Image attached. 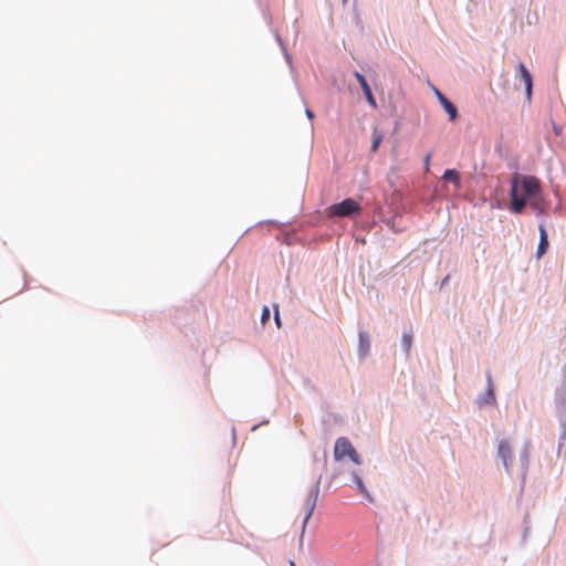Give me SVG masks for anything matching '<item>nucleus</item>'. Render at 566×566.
<instances>
[{
    "label": "nucleus",
    "mask_w": 566,
    "mask_h": 566,
    "mask_svg": "<svg viewBox=\"0 0 566 566\" xmlns=\"http://www.w3.org/2000/svg\"><path fill=\"white\" fill-rule=\"evenodd\" d=\"M270 318V311L266 306L263 307L262 315H261V322L262 324H265Z\"/></svg>",
    "instance_id": "dca6fc26"
},
{
    "label": "nucleus",
    "mask_w": 566,
    "mask_h": 566,
    "mask_svg": "<svg viewBox=\"0 0 566 566\" xmlns=\"http://www.w3.org/2000/svg\"><path fill=\"white\" fill-rule=\"evenodd\" d=\"M370 343H369V336L365 332L359 333V344H358V350L361 356H366L369 353Z\"/></svg>",
    "instance_id": "9d476101"
},
{
    "label": "nucleus",
    "mask_w": 566,
    "mask_h": 566,
    "mask_svg": "<svg viewBox=\"0 0 566 566\" xmlns=\"http://www.w3.org/2000/svg\"><path fill=\"white\" fill-rule=\"evenodd\" d=\"M442 179L454 185L455 190L461 188L460 174L454 169H447L442 176Z\"/></svg>",
    "instance_id": "1a4fd4ad"
},
{
    "label": "nucleus",
    "mask_w": 566,
    "mask_h": 566,
    "mask_svg": "<svg viewBox=\"0 0 566 566\" xmlns=\"http://www.w3.org/2000/svg\"><path fill=\"white\" fill-rule=\"evenodd\" d=\"M345 457H348L356 464L360 463L359 455L350 441L345 437H340L336 440L334 446V458L335 460L340 461Z\"/></svg>",
    "instance_id": "7ed1b4c3"
},
{
    "label": "nucleus",
    "mask_w": 566,
    "mask_h": 566,
    "mask_svg": "<svg viewBox=\"0 0 566 566\" xmlns=\"http://www.w3.org/2000/svg\"><path fill=\"white\" fill-rule=\"evenodd\" d=\"M305 113H306V116H307L310 119H313V118H314V114H313V112H312V111L306 109V112H305Z\"/></svg>",
    "instance_id": "aec40b11"
},
{
    "label": "nucleus",
    "mask_w": 566,
    "mask_h": 566,
    "mask_svg": "<svg viewBox=\"0 0 566 566\" xmlns=\"http://www.w3.org/2000/svg\"><path fill=\"white\" fill-rule=\"evenodd\" d=\"M511 205L510 209L514 213H521L526 205L537 212L545 210V202L542 197L541 181L534 176H514L511 185Z\"/></svg>",
    "instance_id": "f257e3e1"
},
{
    "label": "nucleus",
    "mask_w": 566,
    "mask_h": 566,
    "mask_svg": "<svg viewBox=\"0 0 566 566\" xmlns=\"http://www.w3.org/2000/svg\"><path fill=\"white\" fill-rule=\"evenodd\" d=\"M441 106L449 115L450 120H454L457 118L458 109L448 98H443Z\"/></svg>",
    "instance_id": "9b49d317"
},
{
    "label": "nucleus",
    "mask_w": 566,
    "mask_h": 566,
    "mask_svg": "<svg viewBox=\"0 0 566 566\" xmlns=\"http://www.w3.org/2000/svg\"><path fill=\"white\" fill-rule=\"evenodd\" d=\"M489 386L485 396L481 399L480 403L492 405L495 402V396L491 384V377H488Z\"/></svg>",
    "instance_id": "f8f14e48"
},
{
    "label": "nucleus",
    "mask_w": 566,
    "mask_h": 566,
    "mask_svg": "<svg viewBox=\"0 0 566 566\" xmlns=\"http://www.w3.org/2000/svg\"><path fill=\"white\" fill-rule=\"evenodd\" d=\"M430 158H431V154H427L426 157H424V168H426V171H429Z\"/></svg>",
    "instance_id": "a211bd4d"
},
{
    "label": "nucleus",
    "mask_w": 566,
    "mask_h": 566,
    "mask_svg": "<svg viewBox=\"0 0 566 566\" xmlns=\"http://www.w3.org/2000/svg\"><path fill=\"white\" fill-rule=\"evenodd\" d=\"M290 566H295L294 562H290Z\"/></svg>",
    "instance_id": "412c9836"
},
{
    "label": "nucleus",
    "mask_w": 566,
    "mask_h": 566,
    "mask_svg": "<svg viewBox=\"0 0 566 566\" xmlns=\"http://www.w3.org/2000/svg\"><path fill=\"white\" fill-rule=\"evenodd\" d=\"M538 230H539V243L537 247L536 258L541 259L546 253V251L548 249V239H547L546 230L543 224H539Z\"/></svg>",
    "instance_id": "0eeeda50"
},
{
    "label": "nucleus",
    "mask_w": 566,
    "mask_h": 566,
    "mask_svg": "<svg viewBox=\"0 0 566 566\" xmlns=\"http://www.w3.org/2000/svg\"><path fill=\"white\" fill-rule=\"evenodd\" d=\"M499 455L501 457L504 467L507 469L512 459L511 447L507 441L503 440L499 444Z\"/></svg>",
    "instance_id": "6e6552de"
},
{
    "label": "nucleus",
    "mask_w": 566,
    "mask_h": 566,
    "mask_svg": "<svg viewBox=\"0 0 566 566\" xmlns=\"http://www.w3.org/2000/svg\"><path fill=\"white\" fill-rule=\"evenodd\" d=\"M354 482H355V484H356V486H357L358 491H359L363 495H365L369 501H371V497H370V495H369V493H368V491H367L366 486L364 485V483H363L361 479H360L358 475H356V474H354Z\"/></svg>",
    "instance_id": "ddd939ff"
},
{
    "label": "nucleus",
    "mask_w": 566,
    "mask_h": 566,
    "mask_svg": "<svg viewBox=\"0 0 566 566\" xmlns=\"http://www.w3.org/2000/svg\"><path fill=\"white\" fill-rule=\"evenodd\" d=\"M518 72L521 73V78L525 85L527 101H531L533 88L532 75L523 63L518 64Z\"/></svg>",
    "instance_id": "423d86ee"
},
{
    "label": "nucleus",
    "mask_w": 566,
    "mask_h": 566,
    "mask_svg": "<svg viewBox=\"0 0 566 566\" xmlns=\"http://www.w3.org/2000/svg\"><path fill=\"white\" fill-rule=\"evenodd\" d=\"M274 310H275L274 319H275V323H276L277 327H280L281 326V319H280L279 310H277L276 305L274 306Z\"/></svg>",
    "instance_id": "f3484780"
},
{
    "label": "nucleus",
    "mask_w": 566,
    "mask_h": 566,
    "mask_svg": "<svg viewBox=\"0 0 566 566\" xmlns=\"http://www.w3.org/2000/svg\"><path fill=\"white\" fill-rule=\"evenodd\" d=\"M402 347L406 353H409L411 345H412V334L411 333H405L402 335L401 339Z\"/></svg>",
    "instance_id": "2eb2a0df"
},
{
    "label": "nucleus",
    "mask_w": 566,
    "mask_h": 566,
    "mask_svg": "<svg viewBox=\"0 0 566 566\" xmlns=\"http://www.w3.org/2000/svg\"><path fill=\"white\" fill-rule=\"evenodd\" d=\"M382 140V135L376 128L373 132L371 151H377Z\"/></svg>",
    "instance_id": "4468645a"
},
{
    "label": "nucleus",
    "mask_w": 566,
    "mask_h": 566,
    "mask_svg": "<svg viewBox=\"0 0 566 566\" xmlns=\"http://www.w3.org/2000/svg\"><path fill=\"white\" fill-rule=\"evenodd\" d=\"M436 94H437V97L440 102V104L442 103L443 98H447L442 93H440L439 91H436Z\"/></svg>",
    "instance_id": "6ab92c4d"
},
{
    "label": "nucleus",
    "mask_w": 566,
    "mask_h": 566,
    "mask_svg": "<svg viewBox=\"0 0 566 566\" xmlns=\"http://www.w3.org/2000/svg\"><path fill=\"white\" fill-rule=\"evenodd\" d=\"M317 495H318V485L313 488L305 499V503H304L305 516L303 520V530L305 528L306 523L308 522V520L311 518V516L313 514V511L315 509L316 501H317Z\"/></svg>",
    "instance_id": "20e7f679"
},
{
    "label": "nucleus",
    "mask_w": 566,
    "mask_h": 566,
    "mask_svg": "<svg viewBox=\"0 0 566 566\" xmlns=\"http://www.w3.org/2000/svg\"><path fill=\"white\" fill-rule=\"evenodd\" d=\"M355 77L356 80L358 81L363 92H364V95L368 102V104L373 107V108H377V103H376V99L371 93V90L365 78V76L363 74H360L359 72H355Z\"/></svg>",
    "instance_id": "39448f33"
},
{
    "label": "nucleus",
    "mask_w": 566,
    "mask_h": 566,
    "mask_svg": "<svg viewBox=\"0 0 566 566\" xmlns=\"http://www.w3.org/2000/svg\"><path fill=\"white\" fill-rule=\"evenodd\" d=\"M360 211V205L352 198H347L328 207V216L331 217H353L359 214Z\"/></svg>",
    "instance_id": "f03ea898"
}]
</instances>
